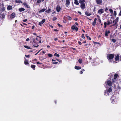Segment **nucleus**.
Returning a JSON list of instances; mask_svg holds the SVG:
<instances>
[{"label":"nucleus","mask_w":121,"mask_h":121,"mask_svg":"<svg viewBox=\"0 0 121 121\" xmlns=\"http://www.w3.org/2000/svg\"><path fill=\"white\" fill-rule=\"evenodd\" d=\"M75 26L74 25H73L71 27V28L73 30H75Z\"/></svg>","instance_id":"obj_40"},{"label":"nucleus","mask_w":121,"mask_h":121,"mask_svg":"<svg viewBox=\"0 0 121 121\" xmlns=\"http://www.w3.org/2000/svg\"><path fill=\"white\" fill-rule=\"evenodd\" d=\"M119 16H121V10L120 11V13L119 14Z\"/></svg>","instance_id":"obj_55"},{"label":"nucleus","mask_w":121,"mask_h":121,"mask_svg":"<svg viewBox=\"0 0 121 121\" xmlns=\"http://www.w3.org/2000/svg\"><path fill=\"white\" fill-rule=\"evenodd\" d=\"M99 23H100L101 22V20L100 19H99Z\"/></svg>","instance_id":"obj_62"},{"label":"nucleus","mask_w":121,"mask_h":121,"mask_svg":"<svg viewBox=\"0 0 121 121\" xmlns=\"http://www.w3.org/2000/svg\"><path fill=\"white\" fill-rule=\"evenodd\" d=\"M110 31L109 30H106L105 31V36L106 37H107L108 36V34H109L110 33Z\"/></svg>","instance_id":"obj_10"},{"label":"nucleus","mask_w":121,"mask_h":121,"mask_svg":"<svg viewBox=\"0 0 121 121\" xmlns=\"http://www.w3.org/2000/svg\"><path fill=\"white\" fill-rule=\"evenodd\" d=\"M107 25H109L111 24L112 23V21L111 20L110 21H107Z\"/></svg>","instance_id":"obj_23"},{"label":"nucleus","mask_w":121,"mask_h":121,"mask_svg":"<svg viewBox=\"0 0 121 121\" xmlns=\"http://www.w3.org/2000/svg\"><path fill=\"white\" fill-rule=\"evenodd\" d=\"M57 63H58V62H53V63L54 64H57Z\"/></svg>","instance_id":"obj_61"},{"label":"nucleus","mask_w":121,"mask_h":121,"mask_svg":"<svg viewBox=\"0 0 121 121\" xmlns=\"http://www.w3.org/2000/svg\"><path fill=\"white\" fill-rule=\"evenodd\" d=\"M25 10V9L23 8H19V10L20 12H22L24 11Z\"/></svg>","instance_id":"obj_26"},{"label":"nucleus","mask_w":121,"mask_h":121,"mask_svg":"<svg viewBox=\"0 0 121 121\" xmlns=\"http://www.w3.org/2000/svg\"><path fill=\"white\" fill-rule=\"evenodd\" d=\"M45 19H43L42 20L41 22L42 23H43L45 22Z\"/></svg>","instance_id":"obj_44"},{"label":"nucleus","mask_w":121,"mask_h":121,"mask_svg":"<svg viewBox=\"0 0 121 121\" xmlns=\"http://www.w3.org/2000/svg\"><path fill=\"white\" fill-rule=\"evenodd\" d=\"M114 56V54H111L108 56L109 58V62H111L112 61L111 60H112Z\"/></svg>","instance_id":"obj_3"},{"label":"nucleus","mask_w":121,"mask_h":121,"mask_svg":"<svg viewBox=\"0 0 121 121\" xmlns=\"http://www.w3.org/2000/svg\"><path fill=\"white\" fill-rule=\"evenodd\" d=\"M115 96L114 95H113L112 96L111 98V99H112V102L113 104H114V100H115V99H114L115 98Z\"/></svg>","instance_id":"obj_14"},{"label":"nucleus","mask_w":121,"mask_h":121,"mask_svg":"<svg viewBox=\"0 0 121 121\" xmlns=\"http://www.w3.org/2000/svg\"><path fill=\"white\" fill-rule=\"evenodd\" d=\"M46 10V9H42L40 10L39 11V12L40 13H42L43 12H44Z\"/></svg>","instance_id":"obj_19"},{"label":"nucleus","mask_w":121,"mask_h":121,"mask_svg":"<svg viewBox=\"0 0 121 121\" xmlns=\"http://www.w3.org/2000/svg\"><path fill=\"white\" fill-rule=\"evenodd\" d=\"M27 19H25V20H23L22 21L23 22H26V21H27Z\"/></svg>","instance_id":"obj_50"},{"label":"nucleus","mask_w":121,"mask_h":121,"mask_svg":"<svg viewBox=\"0 0 121 121\" xmlns=\"http://www.w3.org/2000/svg\"><path fill=\"white\" fill-rule=\"evenodd\" d=\"M48 56L49 57H51L53 55H52L51 54H48Z\"/></svg>","instance_id":"obj_36"},{"label":"nucleus","mask_w":121,"mask_h":121,"mask_svg":"<svg viewBox=\"0 0 121 121\" xmlns=\"http://www.w3.org/2000/svg\"><path fill=\"white\" fill-rule=\"evenodd\" d=\"M104 12V10L102 9H99L98 11V13L100 14L103 13Z\"/></svg>","instance_id":"obj_6"},{"label":"nucleus","mask_w":121,"mask_h":121,"mask_svg":"<svg viewBox=\"0 0 121 121\" xmlns=\"http://www.w3.org/2000/svg\"><path fill=\"white\" fill-rule=\"evenodd\" d=\"M51 9H48V10L46 11L45 12L46 13H48L50 12H51Z\"/></svg>","instance_id":"obj_28"},{"label":"nucleus","mask_w":121,"mask_h":121,"mask_svg":"<svg viewBox=\"0 0 121 121\" xmlns=\"http://www.w3.org/2000/svg\"><path fill=\"white\" fill-rule=\"evenodd\" d=\"M37 59H34V60H33V61H37Z\"/></svg>","instance_id":"obj_54"},{"label":"nucleus","mask_w":121,"mask_h":121,"mask_svg":"<svg viewBox=\"0 0 121 121\" xmlns=\"http://www.w3.org/2000/svg\"><path fill=\"white\" fill-rule=\"evenodd\" d=\"M76 31H78V28L77 27H75V29Z\"/></svg>","instance_id":"obj_51"},{"label":"nucleus","mask_w":121,"mask_h":121,"mask_svg":"<svg viewBox=\"0 0 121 121\" xmlns=\"http://www.w3.org/2000/svg\"><path fill=\"white\" fill-rule=\"evenodd\" d=\"M80 7L82 9H84L85 7V3L82 4Z\"/></svg>","instance_id":"obj_13"},{"label":"nucleus","mask_w":121,"mask_h":121,"mask_svg":"<svg viewBox=\"0 0 121 121\" xmlns=\"http://www.w3.org/2000/svg\"><path fill=\"white\" fill-rule=\"evenodd\" d=\"M82 60L81 59H79L78 60V61L79 63L81 64L82 62Z\"/></svg>","instance_id":"obj_32"},{"label":"nucleus","mask_w":121,"mask_h":121,"mask_svg":"<svg viewBox=\"0 0 121 121\" xmlns=\"http://www.w3.org/2000/svg\"><path fill=\"white\" fill-rule=\"evenodd\" d=\"M24 64L25 65H27L29 64L28 60L25 59L24 61Z\"/></svg>","instance_id":"obj_27"},{"label":"nucleus","mask_w":121,"mask_h":121,"mask_svg":"<svg viewBox=\"0 0 121 121\" xmlns=\"http://www.w3.org/2000/svg\"><path fill=\"white\" fill-rule=\"evenodd\" d=\"M97 60V59H95V60L92 63V65L93 66H95L97 65V63H96V61Z\"/></svg>","instance_id":"obj_20"},{"label":"nucleus","mask_w":121,"mask_h":121,"mask_svg":"<svg viewBox=\"0 0 121 121\" xmlns=\"http://www.w3.org/2000/svg\"><path fill=\"white\" fill-rule=\"evenodd\" d=\"M54 56H55L59 57L60 56L58 54H57L56 53H55L54 54Z\"/></svg>","instance_id":"obj_37"},{"label":"nucleus","mask_w":121,"mask_h":121,"mask_svg":"<svg viewBox=\"0 0 121 121\" xmlns=\"http://www.w3.org/2000/svg\"><path fill=\"white\" fill-rule=\"evenodd\" d=\"M85 1V0H79V2L80 4L84 3V2Z\"/></svg>","instance_id":"obj_18"},{"label":"nucleus","mask_w":121,"mask_h":121,"mask_svg":"<svg viewBox=\"0 0 121 121\" xmlns=\"http://www.w3.org/2000/svg\"><path fill=\"white\" fill-rule=\"evenodd\" d=\"M29 38H27V39L26 40V41H29Z\"/></svg>","instance_id":"obj_59"},{"label":"nucleus","mask_w":121,"mask_h":121,"mask_svg":"<svg viewBox=\"0 0 121 121\" xmlns=\"http://www.w3.org/2000/svg\"><path fill=\"white\" fill-rule=\"evenodd\" d=\"M67 18H68L69 20H71V18L69 16H68Z\"/></svg>","instance_id":"obj_38"},{"label":"nucleus","mask_w":121,"mask_h":121,"mask_svg":"<svg viewBox=\"0 0 121 121\" xmlns=\"http://www.w3.org/2000/svg\"><path fill=\"white\" fill-rule=\"evenodd\" d=\"M15 16V14L14 13H13L11 15L10 18H14Z\"/></svg>","instance_id":"obj_15"},{"label":"nucleus","mask_w":121,"mask_h":121,"mask_svg":"<svg viewBox=\"0 0 121 121\" xmlns=\"http://www.w3.org/2000/svg\"><path fill=\"white\" fill-rule=\"evenodd\" d=\"M23 4L24 6L26 8H30V6L26 2H24Z\"/></svg>","instance_id":"obj_4"},{"label":"nucleus","mask_w":121,"mask_h":121,"mask_svg":"<svg viewBox=\"0 0 121 121\" xmlns=\"http://www.w3.org/2000/svg\"><path fill=\"white\" fill-rule=\"evenodd\" d=\"M58 25L59 27H61L62 26V25L60 24H58Z\"/></svg>","instance_id":"obj_58"},{"label":"nucleus","mask_w":121,"mask_h":121,"mask_svg":"<svg viewBox=\"0 0 121 121\" xmlns=\"http://www.w3.org/2000/svg\"><path fill=\"white\" fill-rule=\"evenodd\" d=\"M112 91V89L111 87L107 88V90L104 92V95L106 96L109 95L110 94Z\"/></svg>","instance_id":"obj_1"},{"label":"nucleus","mask_w":121,"mask_h":121,"mask_svg":"<svg viewBox=\"0 0 121 121\" xmlns=\"http://www.w3.org/2000/svg\"><path fill=\"white\" fill-rule=\"evenodd\" d=\"M81 67L79 66H76L75 67V69H81Z\"/></svg>","instance_id":"obj_21"},{"label":"nucleus","mask_w":121,"mask_h":121,"mask_svg":"<svg viewBox=\"0 0 121 121\" xmlns=\"http://www.w3.org/2000/svg\"><path fill=\"white\" fill-rule=\"evenodd\" d=\"M119 56L118 54H117L115 56V60L117 61L119 60Z\"/></svg>","instance_id":"obj_9"},{"label":"nucleus","mask_w":121,"mask_h":121,"mask_svg":"<svg viewBox=\"0 0 121 121\" xmlns=\"http://www.w3.org/2000/svg\"><path fill=\"white\" fill-rule=\"evenodd\" d=\"M86 37L89 40H91V38L89 36H86Z\"/></svg>","instance_id":"obj_46"},{"label":"nucleus","mask_w":121,"mask_h":121,"mask_svg":"<svg viewBox=\"0 0 121 121\" xmlns=\"http://www.w3.org/2000/svg\"><path fill=\"white\" fill-rule=\"evenodd\" d=\"M7 9L8 10H11L12 9V7L11 5H9L7 7Z\"/></svg>","instance_id":"obj_16"},{"label":"nucleus","mask_w":121,"mask_h":121,"mask_svg":"<svg viewBox=\"0 0 121 121\" xmlns=\"http://www.w3.org/2000/svg\"><path fill=\"white\" fill-rule=\"evenodd\" d=\"M25 56L29 58V57L30 56L29 55H25Z\"/></svg>","instance_id":"obj_53"},{"label":"nucleus","mask_w":121,"mask_h":121,"mask_svg":"<svg viewBox=\"0 0 121 121\" xmlns=\"http://www.w3.org/2000/svg\"><path fill=\"white\" fill-rule=\"evenodd\" d=\"M70 4V2L69 1V0H66V3L65 4V5L67 7H68L69 6V5Z\"/></svg>","instance_id":"obj_12"},{"label":"nucleus","mask_w":121,"mask_h":121,"mask_svg":"<svg viewBox=\"0 0 121 121\" xmlns=\"http://www.w3.org/2000/svg\"><path fill=\"white\" fill-rule=\"evenodd\" d=\"M74 3L75 4L77 5H78L79 4V3L78 1V0H75Z\"/></svg>","instance_id":"obj_24"},{"label":"nucleus","mask_w":121,"mask_h":121,"mask_svg":"<svg viewBox=\"0 0 121 121\" xmlns=\"http://www.w3.org/2000/svg\"><path fill=\"white\" fill-rule=\"evenodd\" d=\"M61 9V7L60 6L58 5L56 8V10L57 12H60Z\"/></svg>","instance_id":"obj_8"},{"label":"nucleus","mask_w":121,"mask_h":121,"mask_svg":"<svg viewBox=\"0 0 121 121\" xmlns=\"http://www.w3.org/2000/svg\"><path fill=\"white\" fill-rule=\"evenodd\" d=\"M109 11H110V13H111V14H112L113 13V10L112 9H110L109 10Z\"/></svg>","instance_id":"obj_35"},{"label":"nucleus","mask_w":121,"mask_h":121,"mask_svg":"<svg viewBox=\"0 0 121 121\" xmlns=\"http://www.w3.org/2000/svg\"><path fill=\"white\" fill-rule=\"evenodd\" d=\"M5 17V15L4 13L0 15V18H1L2 19L4 18Z\"/></svg>","instance_id":"obj_17"},{"label":"nucleus","mask_w":121,"mask_h":121,"mask_svg":"<svg viewBox=\"0 0 121 121\" xmlns=\"http://www.w3.org/2000/svg\"><path fill=\"white\" fill-rule=\"evenodd\" d=\"M113 23V26H115L116 27V28H117V23H115V22H114Z\"/></svg>","instance_id":"obj_34"},{"label":"nucleus","mask_w":121,"mask_h":121,"mask_svg":"<svg viewBox=\"0 0 121 121\" xmlns=\"http://www.w3.org/2000/svg\"><path fill=\"white\" fill-rule=\"evenodd\" d=\"M57 19V18L56 17H54L53 19V21H54L56 20Z\"/></svg>","instance_id":"obj_45"},{"label":"nucleus","mask_w":121,"mask_h":121,"mask_svg":"<svg viewBox=\"0 0 121 121\" xmlns=\"http://www.w3.org/2000/svg\"><path fill=\"white\" fill-rule=\"evenodd\" d=\"M16 2L17 3H22V2L21 0H16Z\"/></svg>","instance_id":"obj_25"},{"label":"nucleus","mask_w":121,"mask_h":121,"mask_svg":"<svg viewBox=\"0 0 121 121\" xmlns=\"http://www.w3.org/2000/svg\"><path fill=\"white\" fill-rule=\"evenodd\" d=\"M43 0H38L37 1V3H40L41 2L43 1Z\"/></svg>","instance_id":"obj_29"},{"label":"nucleus","mask_w":121,"mask_h":121,"mask_svg":"<svg viewBox=\"0 0 121 121\" xmlns=\"http://www.w3.org/2000/svg\"><path fill=\"white\" fill-rule=\"evenodd\" d=\"M33 45L34 47H37L39 46L38 45H37V46L35 45V44L34 43H33Z\"/></svg>","instance_id":"obj_43"},{"label":"nucleus","mask_w":121,"mask_h":121,"mask_svg":"<svg viewBox=\"0 0 121 121\" xmlns=\"http://www.w3.org/2000/svg\"><path fill=\"white\" fill-rule=\"evenodd\" d=\"M85 71V70L83 69H82L81 70V71H80V74H82L83 73V71Z\"/></svg>","instance_id":"obj_39"},{"label":"nucleus","mask_w":121,"mask_h":121,"mask_svg":"<svg viewBox=\"0 0 121 121\" xmlns=\"http://www.w3.org/2000/svg\"><path fill=\"white\" fill-rule=\"evenodd\" d=\"M114 14L115 16L116 17L117 15V13L115 11H114Z\"/></svg>","instance_id":"obj_49"},{"label":"nucleus","mask_w":121,"mask_h":121,"mask_svg":"<svg viewBox=\"0 0 121 121\" xmlns=\"http://www.w3.org/2000/svg\"><path fill=\"white\" fill-rule=\"evenodd\" d=\"M58 40V39L57 38H55L54 39V40L55 41H56L57 40Z\"/></svg>","instance_id":"obj_64"},{"label":"nucleus","mask_w":121,"mask_h":121,"mask_svg":"<svg viewBox=\"0 0 121 121\" xmlns=\"http://www.w3.org/2000/svg\"><path fill=\"white\" fill-rule=\"evenodd\" d=\"M104 25H107V22H104Z\"/></svg>","instance_id":"obj_56"},{"label":"nucleus","mask_w":121,"mask_h":121,"mask_svg":"<svg viewBox=\"0 0 121 121\" xmlns=\"http://www.w3.org/2000/svg\"><path fill=\"white\" fill-rule=\"evenodd\" d=\"M24 47L25 48H26L27 49H31V48H30V47H29L28 46H27L25 45L24 46Z\"/></svg>","instance_id":"obj_31"},{"label":"nucleus","mask_w":121,"mask_h":121,"mask_svg":"<svg viewBox=\"0 0 121 121\" xmlns=\"http://www.w3.org/2000/svg\"><path fill=\"white\" fill-rule=\"evenodd\" d=\"M37 64H42V63H39V62H37Z\"/></svg>","instance_id":"obj_60"},{"label":"nucleus","mask_w":121,"mask_h":121,"mask_svg":"<svg viewBox=\"0 0 121 121\" xmlns=\"http://www.w3.org/2000/svg\"><path fill=\"white\" fill-rule=\"evenodd\" d=\"M118 76V74H115L114 75V79H112V82L114 83L116 82L117 81V78Z\"/></svg>","instance_id":"obj_2"},{"label":"nucleus","mask_w":121,"mask_h":121,"mask_svg":"<svg viewBox=\"0 0 121 121\" xmlns=\"http://www.w3.org/2000/svg\"><path fill=\"white\" fill-rule=\"evenodd\" d=\"M118 19H119L118 17H117L116 18V19L115 20H113V21L112 23H114V22H115V24L117 23L118 22Z\"/></svg>","instance_id":"obj_11"},{"label":"nucleus","mask_w":121,"mask_h":121,"mask_svg":"<svg viewBox=\"0 0 121 121\" xmlns=\"http://www.w3.org/2000/svg\"><path fill=\"white\" fill-rule=\"evenodd\" d=\"M97 20V18H95V19H94V21L96 22V21Z\"/></svg>","instance_id":"obj_63"},{"label":"nucleus","mask_w":121,"mask_h":121,"mask_svg":"<svg viewBox=\"0 0 121 121\" xmlns=\"http://www.w3.org/2000/svg\"><path fill=\"white\" fill-rule=\"evenodd\" d=\"M108 8H107V7H106V8H105V11L106 12H108Z\"/></svg>","instance_id":"obj_47"},{"label":"nucleus","mask_w":121,"mask_h":121,"mask_svg":"<svg viewBox=\"0 0 121 121\" xmlns=\"http://www.w3.org/2000/svg\"><path fill=\"white\" fill-rule=\"evenodd\" d=\"M82 37L83 39H84L85 38V37L84 36V35L83 34H82Z\"/></svg>","instance_id":"obj_48"},{"label":"nucleus","mask_w":121,"mask_h":121,"mask_svg":"<svg viewBox=\"0 0 121 121\" xmlns=\"http://www.w3.org/2000/svg\"><path fill=\"white\" fill-rule=\"evenodd\" d=\"M96 22L94 21L92 23V25L94 26H95V25Z\"/></svg>","instance_id":"obj_33"},{"label":"nucleus","mask_w":121,"mask_h":121,"mask_svg":"<svg viewBox=\"0 0 121 121\" xmlns=\"http://www.w3.org/2000/svg\"><path fill=\"white\" fill-rule=\"evenodd\" d=\"M31 67L34 70H35V66L34 65H31Z\"/></svg>","instance_id":"obj_30"},{"label":"nucleus","mask_w":121,"mask_h":121,"mask_svg":"<svg viewBox=\"0 0 121 121\" xmlns=\"http://www.w3.org/2000/svg\"><path fill=\"white\" fill-rule=\"evenodd\" d=\"M85 14L86 16H90L91 15V14L90 13L87 12H85Z\"/></svg>","instance_id":"obj_22"},{"label":"nucleus","mask_w":121,"mask_h":121,"mask_svg":"<svg viewBox=\"0 0 121 121\" xmlns=\"http://www.w3.org/2000/svg\"><path fill=\"white\" fill-rule=\"evenodd\" d=\"M78 43L79 44V45H81L82 44V43H81L80 42V41H78Z\"/></svg>","instance_id":"obj_57"},{"label":"nucleus","mask_w":121,"mask_h":121,"mask_svg":"<svg viewBox=\"0 0 121 121\" xmlns=\"http://www.w3.org/2000/svg\"><path fill=\"white\" fill-rule=\"evenodd\" d=\"M96 3L97 4L101 5L102 2V0H96Z\"/></svg>","instance_id":"obj_7"},{"label":"nucleus","mask_w":121,"mask_h":121,"mask_svg":"<svg viewBox=\"0 0 121 121\" xmlns=\"http://www.w3.org/2000/svg\"><path fill=\"white\" fill-rule=\"evenodd\" d=\"M112 41L113 42V43H115L116 42V40L115 39H112Z\"/></svg>","instance_id":"obj_41"},{"label":"nucleus","mask_w":121,"mask_h":121,"mask_svg":"<svg viewBox=\"0 0 121 121\" xmlns=\"http://www.w3.org/2000/svg\"><path fill=\"white\" fill-rule=\"evenodd\" d=\"M41 49L39 50L35 54V55H36L41 50Z\"/></svg>","instance_id":"obj_52"},{"label":"nucleus","mask_w":121,"mask_h":121,"mask_svg":"<svg viewBox=\"0 0 121 121\" xmlns=\"http://www.w3.org/2000/svg\"><path fill=\"white\" fill-rule=\"evenodd\" d=\"M43 23H42L41 22H39V24L40 26H41L43 24Z\"/></svg>","instance_id":"obj_42"},{"label":"nucleus","mask_w":121,"mask_h":121,"mask_svg":"<svg viewBox=\"0 0 121 121\" xmlns=\"http://www.w3.org/2000/svg\"><path fill=\"white\" fill-rule=\"evenodd\" d=\"M110 79L108 80L107 81V84L109 86H112V83L111 81L110 80Z\"/></svg>","instance_id":"obj_5"}]
</instances>
